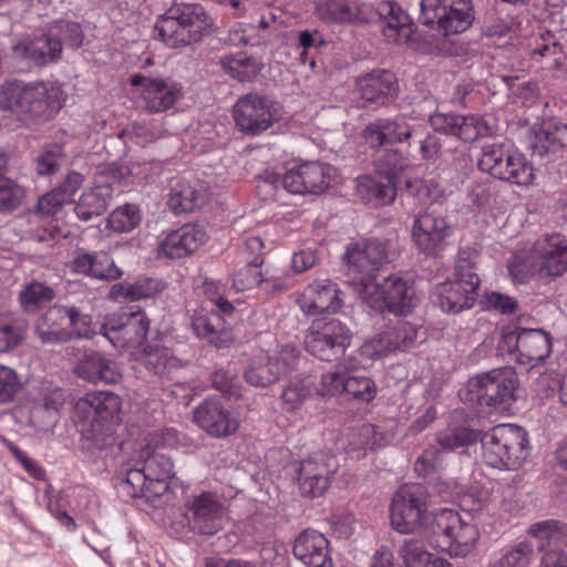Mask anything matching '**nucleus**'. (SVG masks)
<instances>
[{"instance_id":"6e6552de","label":"nucleus","mask_w":567,"mask_h":567,"mask_svg":"<svg viewBox=\"0 0 567 567\" xmlns=\"http://www.w3.org/2000/svg\"><path fill=\"white\" fill-rule=\"evenodd\" d=\"M331 167L320 162H306L288 169L284 175L266 172L260 177L258 188L265 189L266 196H274L282 186L291 194H322L330 185Z\"/></svg>"},{"instance_id":"6e6d98bb","label":"nucleus","mask_w":567,"mask_h":567,"mask_svg":"<svg viewBox=\"0 0 567 567\" xmlns=\"http://www.w3.org/2000/svg\"><path fill=\"white\" fill-rule=\"evenodd\" d=\"M63 163V150L58 144L42 148L33 158V169L39 177L55 174Z\"/></svg>"},{"instance_id":"aec40b11","label":"nucleus","mask_w":567,"mask_h":567,"mask_svg":"<svg viewBox=\"0 0 567 567\" xmlns=\"http://www.w3.org/2000/svg\"><path fill=\"white\" fill-rule=\"evenodd\" d=\"M409 121L410 117L405 114L378 117L365 125L361 136L370 148L401 144L420 133L421 125H412Z\"/></svg>"},{"instance_id":"37998d69","label":"nucleus","mask_w":567,"mask_h":567,"mask_svg":"<svg viewBox=\"0 0 567 567\" xmlns=\"http://www.w3.org/2000/svg\"><path fill=\"white\" fill-rule=\"evenodd\" d=\"M357 195L365 204L374 207L390 205L396 196V187L392 182L381 181V177L360 176L357 178Z\"/></svg>"},{"instance_id":"39448f33","label":"nucleus","mask_w":567,"mask_h":567,"mask_svg":"<svg viewBox=\"0 0 567 567\" xmlns=\"http://www.w3.org/2000/svg\"><path fill=\"white\" fill-rule=\"evenodd\" d=\"M429 532L430 536L441 550L451 556L464 557L474 548L480 533L476 525L466 520L457 511L440 508L433 513Z\"/></svg>"},{"instance_id":"7ed1b4c3","label":"nucleus","mask_w":567,"mask_h":567,"mask_svg":"<svg viewBox=\"0 0 567 567\" xmlns=\"http://www.w3.org/2000/svg\"><path fill=\"white\" fill-rule=\"evenodd\" d=\"M64 100L60 87L42 81L6 80L0 84V110L25 126L53 117Z\"/></svg>"},{"instance_id":"09e8293b","label":"nucleus","mask_w":567,"mask_h":567,"mask_svg":"<svg viewBox=\"0 0 567 567\" xmlns=\"http://www.w3.org/2000/svg\"><path fill=\"white\" fill-rule=\"evenodd\" d=\"M55 298L54 289L45 282L31 279L19 292V301L25 312H35Z\"/></svg>"},{"instance_id":"bb28decb","label":"nucleus","mask_w":567,"mask_h":567,"mask_svg":"<svg viewBox=\"0 0 567 567\" xmlns=\"http://www.w3.org/2000/svg\"><path fill=\"white\" fill-rule=\"evenodd\" d=\"M506 338L508 340H515L519 363L530 364L533 368L543 363L553 351L550 333L540 328H517Z\"/></svg>"},{"instance_id":"052dcab7","label":"nucleus","mask_w":567,"mask_h":567,"mask_svg":"<svg viewBox=\"0 0 567 567\" xmlns=\"http://www.w3.org/2000/svg\"><path fill=\"white\" fill-rule=\"evenodd\" d=\"M25 322L21 318L0 317V352L17 347L23 339Z\"/></svg>"},{"instance_id":"4c0bfd02","label":"nucleus","mask_w":567,"mask_h":567,"mask_svg":"<svg viewBox=\"0 0 567 567\" xmlns=\"http://www.w3.org/2000/svg\"><path fill=\"white\" fill-rule=\"evenodd\" d=\"M73 271L94 279L112 281L123 275L113 258L105 251H80L71 262Z\"/></svg>"},{"instance_id":"e2e57ef3","label":"nucleus","mask_w":567,"mask_h":567,"mask_svg":"<svg viewBox=\"0 0 567 567\" xmlns=\"http://www.w3.org/2000/svg\"><path fill=\"white\" fill-rule=\"evenodd\" d=\"M378 389L375 382L365 375H348L344 381V393L352 399L369 403L374 400Z\"/></svg>"},{"instance_id":"f704fd0d","label":"nucleus","mask_w":567,"mask_h":567,"mask_svg":"<svg viewBox=\"0 0 567 567\" xmlns=\"http://www.w3.org/2000/svg\"><path fill=\"white\" fill-rule=\"evenodd\" d=\"M66 313L63 305H54L35 319L33 332L41 344L58 346L71 341Z\"/></svg>"},{"instance_id":"c9c22d12","label":"nucleus","mask_w":567,"mask_h":567,"mask_svg":"<svg viewBox=\"0 0 567 567\" xmlns=\"http://www.w3.org/2000/svg\"><path fill=\"white\" fill-rule=\"evenodd\" d=\"M12 51L14 56L33 62L39 66L58 61L62 53L59 39L51 37L50 29L29 41L14 44Z\"/></svg>"},{"instance_id":"393cba45","label":"nucleus","mask_w":567,"mask_h":567,"mask_svg":"<svg viewBox=\"0 0 567 567\" xmlns=\"http://www.w3.org/2000/svg\"><path fill=\"white\" fill-rule=\"evenodd\" d=\"M355 91L362 106L377 107L388 105L396 99L399 84L393 72L379 69L359 78Z\"/></svg>"},{"instance_id":"7c9ffc66","label":"nucleus","mask_w":567,"mask_h":567,"mask_svg":"<svg viewBox=\"0 0 567 567\" xmlns=\"http://www.w3.org/2000/svg\"><path fill=\"white\" fill-rule=\"evenodd\" d=\"M292 553L307 567H333L330 544L316 529H305L295 539Z\"/></svg>"},{"instance_id":"473e14b6","label":"nucleus","mask_w":567,"mask_h":567,"mask_svg":"<svg viewBox=\"0 0 567 567\" xmlns=\"http://www.w3.org/2000/svg\"><path fill=\"white\" fill-rule=\"evenodd\" d=\"M527 148L532 157L547 165L564 158L565 143L558 128L534 125L527 135Z\"/></svg>"},{"instance_id":"72a5a7b5","label":"nucleus","mask_w":567,"mask_h":567,"mask_svg":"<svg viewBox=\"0 0 567 567\" xmlns=\"http://www.w3.org/2000/svg\"><path fill=\"white\" fill-rule=\"evenodd\" d=\"M372 287L382 296L389 311L396 316L409 313L415 306L413 287L400 276L391 275L381 284L374 282Z\"/></svg>"},{"instance_id":"a211bd4d","label":"nucleus","mask_w":567,"mask_h":567,"mask_svg":"<svg viewBox=\"0 0 567 567\" xmlns=\"http://www.w3.org/2000/svg\"><path fill=\"white\" fill-rule=\"evenodd\" d=\"M131 84L142 87L140 105L153 114L168 111L184 96L182 83L172 78L134 75Z\"/></svg>"},{"instance_id":"dca6fc26","label":"nucleus","mask_w":567,"mask_h":567,"mask_svg":"<svg viewBox=\"0 0 567 567\" xmlns=\"http://www.w3.org/2000/svg\"><path fill=\"white\" fill-rule=\"evenodd\" d=\"M234 120L243 133L260 134L279 120L277 104L265 95L245 94L234 105Z\"/></svg>"},{"instance_id":"774afa93","label":"nucleus","mask_w":567,"mask_h":567,"mask_svg":"<svg viewBox=\"0 0 567 567\" xmlns=\"http://www.w3.org/2000/svg\"><path fill=\"white\" fill-rule=\"evenodd\" d=\"M444 458V452L436 445H431L423 451L414 464L419 476L426 477L440 471Z\"/></svg>"},{"instance_id":"5701e85b","label":"nucleus","mask_w":567,"mask_h":567,"mask_svg":"<svg viewBox=\"0 0 567 567\" xmlns=\"http://www.w3.org/2000/svg\"><path fill=\"white\" fill-rule=\"evenodd\" d=\"M81 433V452L91 462L107 456L116 443L115 426L117 424L95 419H74Z\"/></svg>"},{"instance_id":"4d7b16f0","label":"nucleus","mask_w":567,"mask_h":567,"mask_svg":"<svg viewBox=\"0 0 567 567\" xmlns=\"http://www.w3.org/2000/svg\"><path fill=\"white\" fill-rule=\"evenodd\" d=\"M66 313V327L71 334V340L74 339H91L95 334L92 327V318L89 313L83 312L75 306H64Z\"/></svg>"},{"instance_id":"4be33fe9","label":"nucleus","mask_w":567,"mask_h":567,"mask_svg":"<svg viewBox=\"0 0 567 567\" xmlns=\"http://www.w3.org/2000/svg\"><path fill=\"white\" fill-rule=\"evenodd\" d=\"M150 320L144 311L123 313L117 319H109L102 326V333L114 347H138L146 339Z\"/></svg>"},{"instance_id":"f03ea898","label":"nucleus","mask_w":567,"mask_h":567,"mask_svg":"<svg viewBox=\"0 0 567 567\" xmlns=\"http://www.w3.org/2000/svg\"><path fill=\"white\" fill-rule=\"evenodd\" d=\"M162 433L154 432L147 436L146 447L140 458L125 468L120 487L131 497L144 498L155 504L167 495L176 485L174 465L169 456L151 446L165 445Z\"/></svg>"},{"instance_id":"cd10ccee","label":"nucleus","mask_w":567,"mask_h":567,"mask_svg":"<svg viewBox=\"0 0 567 567\" xmlns=\"http://www.w3.org/2000/svg\"><path fill=\"white\" fill-rule=\"evenodd\" d=\"M532 247L543 275L561 276L567 270V238L564 235H542Z\"/></svg>"},{"instance_id":"a19ab883","label":"nucleus","mask_w":567,"mask_h":567,"mask_svg":"<svg viewBox=\"0 0 567 567\" xmlns=\"http://www.w3.org/2000/svg\"><path fill=\"white\" fill-rule=\"evenodd\" d=\"M204 200V186L198 181L181 178L172 186L167 205L175 215H179L193 212Z\"/></svg>"},{"instance_id":"79ce46f5","label":"nucleus","mask_w":567,"mask_h":567,"mask_svg":"<svg viewBox=\"0 0 567 567\" xmlns=\"http://www.w3.org/2000/svg\"><path fill=\"white\" fill-rule=\"evenodd\" d=\"M142 360L145 368L154 374L167 380L179 381L177 377L184 365L169 348L148 347L145 349Z\"/></svg>"},{"instance_id":"c03bdc74","label":"nucleus","mask_w":567,"mask_h":567,"mask_svg":"<svg viewBox=\"0 0 567 567\" xmlns=\"http://www.w3.org/2000/svg\"><path fill=\"white\" fill-rule=\"evenodd\" d=\"M377 154L373 159L374 172L386 182H392L398 187L400 175L408 167V158L398 150L380 147L375 148Z\"/></svg>"},{"instance_id":"603ef678","label":"nucleus","mask_w":567,"mask_h":567,"mask_svg":"<svg viewBox=\"0 0 567 567\" xmlns=\"http://www.w3.org/2000/svg\"><path fill=\"white\" fill-rule=\"evenodd\" d=\"M534 179V168L526 157L511 147L509 155L506 158V172L502 181L511 184L526 186Z\"/></svg>"},{"instance_id":"864d4df0","label":"nucleus","mask_w":567,"mask_h":567,"mask_svg":"<svg viewBox=\"0 0 567 567\" xmlns=\"http://www.w3.org/2000/svg\"><path fill=\"white\" fill-rule=\"evenodd\" d=\"M157 291V284L151 278L136 280L134 284H116L110 295L116 301H136L150 298Z\"/></svg>"},{"instance_id":"69168bd1","label":"nucleus","mask_w":567,"mask_h":567,"mask_svg":"<svg viewBox=\"0 0 567 567\" xmlns=\"http://www.w3.org/2000/svg\"><path fill=\"white\" fill-rule=\"evenodd\" d=\"M24 198V189L11 178L0 179V213L16 210Z\"/></svg>"},{"instance_id":"4468645a","label":"nucleus","mask_w":567,"mask_h":567,"mask_svg":"<svg viewBox=\"0 0 567 567\" xmlns=\"http://www.w3.org/2000/svg\"><path fill=\"white\" fill-rule=\"evenodd\" d=\"M386 260L385 247L377 240H363L348 245L343 261L348 276L363 289L372 288L377 275Z\"/></svg>"},{"instance_id":"2f4dec72","label":"nucleus","mask_w":567,"mask_h":567,"mask_svg":"<svg viewBox=\"0 0 567 567\" xmlns=\"http://www.w3.org/2000/svg\"><path fill=\"white\" fill-rule=\"evenodd\" d=\"M341 290L330 279H318L305 289L300 308L303 313L315 316L323 312H337L341 309Z\"/></svg>"},{"instance_id":"412c9836","label":"nucleus","mask_w":567,"mask_h":567,"mask_svg":"<svg viewBox=\"0 0 567 567\" xmlns=\"http://www.w3.org/2000/svg\"><path fill=\"white\" fill-rule=\"evenodd\" d=\"M195 423L215 437H226L234 434L239 427L236 413L230 411L218 396L205 399L194 410Z\"/></svg>"},{"instance_id":"680f3d73","label":"nucleus","mask_w":567,"mask_h":567,"mask_svg":"<svg viewBox=\"0 0 567 567\" xmlns=\"http://www.w3.org/2000/svg\"><path fill=\"white\" fill-rule=\"evenodd\" d=\"M49 29L51 37L59 39L61 48L63 44L71 48H79L83 43L84 34L78 22L60 19L53 21Z\"/></svg>"},{"instance_id":"f257e3e1","label":"nucleus","mask_w":567,"mask_h":567,"mask_svg":"<svg viewBox=\"0 0 567 567\" xmlns=\"http://www.w3.org/2000/svg\"><path fill=\"white\" fill-rule=\"evenodd\" d=\"M317 11L321 20L332 23L383 22V35L389 42L408 39L412 19L395 1L382 0L377 7L362 0H319Z\"/></svg>"},{"instance_id":"a878e982","label":"nucleus","mask_w":567,"mask_h":567,"mask_svg":"<svg viewBox=\"0 0 567 567\" xmlns=\"http://www.w3.org/2000/svg\"><path fill=\"white\" fill-rule=\"evenodd\" d=\"M337 464L333 457L323 453L315 454L300 462L298 470V484L302 496L319 497L330 484V476L336 472Z\"/></svg>"},{"instance_id":"bf43d9fd","label":"nucleus","mask_w":567,"mask_h":567,"mask_svg":"<svg viewBox=\"0 0 567 567\" xmlns=\"http://www.w3.org/2000/svg\"><path fill=\"white\" fill-rule=\"evenodd\" d=\"M533 555L534 546L528 542H520L506 549L491 567H528Z\"/></svg>"},{"instance_id":"ddd939ff","label":"nucleus","mask_w":567,"mask_h":567,"mask_svg":"<svg viewBox=\"0 0 567 567\" xmlns=\"http://www.w3.org/2000/svg\"><path fill=\"white\" fill-rule=\"evenodd\" d=\"M352 332L338 319L316 320L305 336V349L321 361L332 362L350 347Z\"/></svg>"},{"instance_id":"9b49d317","label":"nucleus","mask_w":567,"mask_h":567,"mask_svg":"<svg viewBox=\"0 0 567 567\" xmlns=\"http://www.w3.org/2000/svg\"><path fill=\"white\" fill-rule=\"evenodd\" d=\"M472 0H421L419 20L444 35L466 31L474 21Z\"/></svg>"},{"instance_id":"2eb2a0df","label":"nucleus","mask_w":567,"mask_h":567,"mask_svg":"<svg viewBox=\"0 0 567 567\" xmlns=\"http://www.w3.org/2000/svg\"><path fill=\"white\" fill-rule=\"evenodd\" d=\"M453 228L446 218L432 208L415 214L412 225V240L426 257H437L446 247Z\"/></svg>"},{"instance_id":"9d476101","label":"nucleus","mask_w":567,"mask_h":567,"mask_svg":"<svg viewBox=\"0 0 567 567\" xmlns=\"http://www.w3.org/2000/svg\"><path fill=\"white\" fill-rule=\"evenodd\" d=\"M429 493L424 485L410 483L401 485L392 496L390 518L392 527L401 534L415 533L425 526L430 515L427 513Z\"/></svg>"},{"instance_id":"5fc2aeb1","label":"nucleus","mask_w":567,"mask_h":567,"mask_svg":"<svg viewBox=\"0 0 567 567\" xmlns=\"http://www.w3.org/2000/svg\"><path fill=\"white\" fill-rule=\"evenodd\" d=\"M142 221L141 208L135 204H124L115 208L107 217L109 227L118 234L130 233Z\"/></svg>"},{"instance_id":"338daca9","label":"nucleus","mask_w":567,"mask_h":567,"mask_svg":"<svg viewBox=\"0 0 567 567\" xmlns=\"http://www.w3.org/2000/svg\"><path fill=\"white\" fill-rule=\"evenodd\" d=\"M400 555L405 567H424L432 554L420 539L406 538L400 547Z\"/></svg>"},{"instance_id":"3c124183","label":"nucleus","mask_w":567,"mask_h":567,"mask_svg":"<svg viewBox=\"0 0 567 567\" xmlns=\"http://www.w3.org/2000/svg\"><path fill=\"white\" fill-rule=\"evenodd\" d=\"M507 269L515 282L524 284L536 274H542L533 247L526 251L514 252L508 261Z\"/></svg>"},{"instance_id":"20e7f679","label":"nucleus","mask_w":567,"mask_h":567,"mask_svg":"<svg viewBox=\"0 0 567 567\" xmlns=\"http://www.w3.org/2000/svg\"><path fill=\"white\" fill-rule=\"evenodd\" d=\"M484 462L498 470H517L529 453L527 432L515 424H499L481 434Z\"/></svg>"},{"instance_id":"1a4fd4ad","label":"nucleus","mask_w":567,"mask_h":567,"mask_svg":"<svg viewBox=\"0 0 567 567\" xmlns=\"http://www.w3.org/2000/svg\"><path fill=\"white\" fill-rule=\"evenodd\" d=\"M480 284L474 264L460 256L455 262V280L439 284L431 293V301L443 312L460 313L474 306Z\"/></svg>"},{"instance_id":"423d86ee","label":"nucleus","mask_w":567,"mask_h":567,"mask_svg":"<svg viewBox=\"0 0 567 567\" xmlns=\"http://www.w3.org/2000/svg\"><path fill=\"white\" fill-rule=\"evenodd\" d=\"M208 25V17L200 4L181 3L169 8L155 29L167 47L179 48L199 41Z\"/></svg>"},{"instance_id":"ea45409f","label":"nucleus","mask_w":567,"mask_h":567,"mask_svg":"<svg viewBox=\"0 0 567 567\" xmlns=\"http://www.w3.org/2000/svg\"><path fill=\"white\" fill-rule=\"evenodd\" d=\"M113 197V187L109 183L96 181L93 187L85 189L74 208L76 216L84 221L101 216Z\"/></svg>"},{"instance_id":"e433bc0d","label":"nucleus","mask_w":567,"mask_h":567,"mask_svg":"<svg viewBox=\"0 0 567 567\" xmlns=\"http://www.w3.org/2000/svg\"><path fill=\"white\" fill-rule=\"evenodd\" d=\"M75 373L91 383H116L121 379L116 362L97 351L84 352L78 361Z\"/></svg>"},{"instance_id":"c756f323","label":"nucleus","mask_w":567,"mask_h":567,"mask_svg":"<svg viewBox=\"0 0 567 567\" xmlns=\"http://www.w3.org/2000/svg\"><path fill=\"white\" fill-rule=\"evenodd\" d=\"M206 240L205 230L195 224H185L171 230L158 244V255L169 258H184L196 251Z\"/></svg>"},{"instance_id":"6ab92c4d","label":"nucleus","mask_w":567,"mask_h":567,"mask_svg":"<svg viewBox=\"0 0 567 567\" xmlns=\"http://www.w3.org/2000/svg\"><path fill=\"white\" fill-rule=\"evenodd\" d=\"M185 508V518L190 530L212 536L223 527L225 508L216 493L202 492L192 495Z\"/></svg>"},{"instance_id":"f8f14e48","label":"nucleus","mask_w":567,"mask_h":567,"mask_svg":"<svg viewBox=\"0 0 567 567\" xmlns=\"http://www.w3.org/2000/svg\"><path fill=\"white\" fill-rule=\"evenodd\" d=\"M300 351L293 344H284L270 352L254 355L244 372L245 381L255 388H267L296 370Z\"/></svg>"},{"instance_id":"a18cd8bd","label":"nucleus","mask_w":567,"mask_h":567,"mask_svg":"<svg viewBox=\"0 0 567 567\" xmlns=\"http://www.w3.org/2000/svg\"><path fill=\"white\" fill-rule=\"evenodd\" d=\"M511 147L512 145L507 143L484 144L477 161L478 169L502 181L506 172V158Z\"/></svg>"},{"instance_id":"58836bf2","label":"nucleus","mask_w":567,"mask_h":567,"mask_svg":"<svg viewBox=\"0 0 567 567\" xmlns=\"http://www.w3.org/2000/svg\"><path fill=\"white\" fill-rule=\"evenodd\" d=\"M192 326L196 336L206 340L217 349L229 347L233 341L230 329L226 327L224 318L217 311L202 309L192 318Z\"/></svg>"},{"instance_id":"0e129e2a","label":"nucleus","mask_w":567,"mask_h":567,"mask_svg":"<svg viewBox=\"0 0 567 567\" xmlns=\"http://www.w3.org/2000/svg\"><path fill=\"white\" fill-rule=\"evenodd\" d=\"M532 54L534 59L536 56L548 59L550 66L559 68L563 61V47L554 34L546 32L536 41Z\"/></svg>"},{"instance_id":"49530a36","label":"nucleus","mask_w":567,"mask_h":567,"mask_svg":"<svg viewBox=\"0 0 567 567\" xmlns=\"http://www.w3.org/2000/svg\"><path fill=\"white\" fill-rule=\"evenodd\" d=\"M225 73L239 82H251L260 72L261 62L244 52L225 55L220 59Z\"/></svg>"},{"instance_id":"b1692460","label":"nucleus","mask_w":567,"mask_h":567,"mask_svg":"<svg viewBox=\"0 0 567 567\" xmlns=\"http://www.w3.org/2000/svg\"><path fill=\"white\" fill-rule=\"evenodd\" d=\"M430 125L435 133L454 136L465 143L492 134V127L476 115H461L436 112L430 116Z\"/></svg>"},{"instance_id":"c85d7f7f","label":"nucleus","mask_w":567,"mask_h":567,"mask_svg":"<svg viewBox=\"0 0 567 567\" xmlns=\"http://www.w3.org/2000/svg\"><path fill=\"white\" fill-rule=\"evenodd\" d=\"M122 401L111 391H97L86 394L74 405V419H95L117 424L120 422Z\"/></svg>"},{"instance_id":"8fccbe9b","label":"nucleus","mask_w":567,"mask_h":567,"mask_svg":"<svg viewBox=\"0 0 567 567\" xmlns=\"http://www.w3.org/2000/svg\"><path fill=\"white\" fill-rule=\"evenodd\" d=\"M417 329L408 321H399L390 331L385 332L380 341L385 342L382 349H375L374 354L382 355L385 351H405L416 341Z\"/></svg>"},{"instance_id":"f3484780","label":"nucleus","mask_w":567,"mask_h":567,"mask_svg":"<svg viewBox=\"0 0 567 567\" xmlns=\"http://www.w3.org/2000/svg\"><path fill=\"white\" fill-rule=\"evenodd\" d=\"M528 534L538 542L539 567H567V523L546 519L530 525Z\"/></svg>"},{"instance_id":"0eeeda50","label":"nucleus","mask_w":567,"mask_h":567,"mask_svg":"<svg viewBox=\"0 0 567 567\" xmlns=\"http://www.w3.org/2000/svg\"><path fill=\"white\" fill-rule=\"evenodd\" d=\"M518 377L511 367L493 369L471 378L464 400L480 406L507 409L516 401Z\"/></svg>"},{"instance_id":"de8ad7c7","label":"nucleus","mask_w":567,"mask_h":567,"mask_svg":"<svg viewBox=\"0 0 567 567\" xmlns=\"http://www.w3.org/2000/svg\"><path fill=\"white\" fill-rule=\"evenodd\" d=\"M378 444L379 437L375 426L365 423L349 430L344 451L351 458L360 460L365 456L368 450H372Z\"/></svg>"},{"instance_id":"13d9d810","label":"nucleus","mask_w":567,"mask_h":567,"mask_svg":"<svg viewBox=\"0 0 567 567\" xmlns=\"http://www.w3.org/2000/svg\"><path fill=\"white\" fill-rule=\"evenodd\" d=\"M481 432L466 426H460L452 432L442 433L436 436L437 445L443 452L454 451L458 447L472 445L480 441Z\"/></svg>"}]
</instances>
